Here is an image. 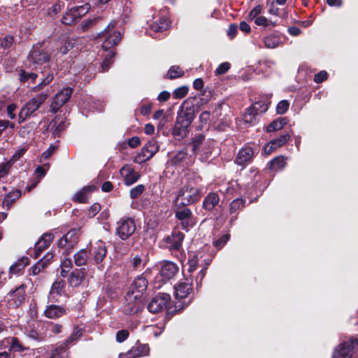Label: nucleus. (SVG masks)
Returning a JSON list of instances; mask_svg holds the SVG:
<instances>
[{"instance_id": "nucleus-1", "label": "nucleus", "mask_w": 358, "mask_h": 358, "mask_svg": "<svg viewBox=\"0 0 358 358\" xmlns=\"http://www.w3.org/2000/svg\"><path fill=\"white\" fill-rule=\"evenodd\" d=\"M201 180V177L194 173L187 174L186 182L178 190L174 203L188 206L197 202L201 198V189L198 185Z\"/></svg>"}, {"instance_id": "nucleus-2", "label": "nucleus", "mask_w": 358, "mask_h": 358, "mask_svg": "<svg viewBox=\"0 0 358 358\" xmlns=\"http://www.w3.org/2000/svg\"><path fill=\"white\" fill-rule=\"evenodd\" d=\"M48 98V93L41 92L29 99L21 108L18 114V123H23L28 117L34 116V113L42 106Z\"/></svg>"}, {"instance_id": "nucleus-3", "label": "nucleus", "mask_w": 358, "mask_h": 358, "mask_svg": "<svg viewBox=\"0 0 358 358\" xmlns=\"http://www.w3.org/2000/svg\"><path fill=\"white\" fill-rule=\"evenodd\" d=\"M186 206L174 203L173 210L176 218L180 222L182 229L188 231L196 224V220L192 210Z\"/></svg>"}, {"instance_id": "nucleus-4", "label": "nucleus", "mask_w": 358, "mask_h": 358, "mask_svg": "<svg viewBox=\"0 0 358 358\" xmlns=\"http://www.w3.org/2000/svg\"><path fill=\"white\" fill-rule=\"evenodd\" d=\"M357 350L358 338L352 337L334 349L331 358H352Z\"/></svg>"}, {"instance_id": "nucleus-5", "label": "nucleus", "mask_w": 358, "mask_h": 358, "mask_svg": "<svg viewBox=\"0 0 358 358\" xmlns=\"http://www.w3.org/2000/svg\"><path fill=\"white\" fill-rule=\"evenodd\" d=\"M116 22L112 21L107 27L99 34V37L105 38L102 43L103 50H107L118 44L121 39L120 31H114Z\"/></svg>"}, {"instance_id": "nucleus-6", "label": "nucleus", "mask_w": 358, "mask_h": 358, "mask_svg": "<svg viewBox=\"0 0 358 358\" xmlns=\"http://www.w3.org/2000/svg\"><path fill=\"white\" fill-rule=\"evenodd\" d=\"M159 146L157 141H150L146 143L139 152L135 156L134 162L136 164H142L150 159L159 150Z\"/></svg>"}, {"instance_id": "nucleus-7", "label": "nucleus", "mask_w": 358, "mask_h": 358, "mask_svg": "<svg viewBox=\"0 0 358 358\" xmlns=\"http://www.w3.org/2000/svg\"><path fill=\"white\" fill-rule=\"evenodd\" d=\"M136 224L131 218H122L117 222L116 232L122 240L128 239L136 231Z\"/></svg>"}, {"instance_id": "nucleus-8", "label": "nucleus", "mask_w": 358, "mask_h": 358, "mask_svg": "<svg viewBox=\"0 0 358 358\" xmlns=\"http://www.w3.org/2000/svg\"><path fill=\"white\" fill-rule=\"evenodd\" d=\"M79 236L80 229H72L58 241L57 245L59 248H64L66 252H69L77 244Z\"/></svg>"}, {"instance_id": "nucleus-9", "label": "nucleus", "mask_w": 358, "mask_h": 358, "mask_svg": "<svg viewBox=\"0 0 358 358\" xmlns=\"http://www.w3.org/2000/svg\"><path fill=\"white\" fill-rule=\"evenodd\" d=\"M171 300L169 294L166 293L159 294L155 296L148 305V309L150 313H158L165 309Z\"/></svg>"}, {"instance_id": "nucleus-10", "label": "nucleus", "mask_w": 358, "mask_h": 358, "mask_svg": "<svg viewBox=\"0 0 358 358\" xmlns=\"http://www.w3.org/2000/svg\"><path fill=\"white\" fill-rule=\"evenodd\" d=\"M133 294H127L124 311L128 315H133L140 311L143 307V299L138 298Z\"/></svg>"}, {"instance_id": "nucleus-11", "label": "nucleus", "mask_w": 358, "mask_h": 358, "mask_svg": "<svg viewBox=\"0 0 358 358\" xmlns=\"http://www.w3.org/2000/svg\"><path fill=\"white\" fill-rule=\"evenodd\" d=\"M175 296L176 299H186L192 293V279L185 278L181 280L174 287Z\"/></svg>"}, {"instance_id": "nucleus-12", "label": "nucleus", "mask_w": 358, "mask_h": 358, "mask_svg": "<svg viewBox=\"0 0 358 358\" xmlns=\"http://www.w3.org/2000/svg\"><path fill=\"white\" fill-rule=\"evenodd\" d=\"M73 89L66 87L55 94L50 105V109L52 113H56L64 103L67 102L71 96Z\"/></svg>"}, {"instance_id": "nucleus-13", "label": "nucleus", "mask_w": 358, "mask_h": 358, "mask_svg": "<svg viewBox=\"0 0 358 358\" xmlns=\"http://www.w3.org/2000/svg\"><path fill=\"white\" fill-rule=\"evenodd\" d=\"M107 252L106 244L102 241L96 242L91 248L90 254L92 256L94 263L100 264L106 257Z\"/></svg>"}, {"instance_id": "nucleus-14", "label": "nucleus", "mask_w": 358, "mask_h": 358, "mask_svg": "<svg viewBox=\"0 0 358 358\" xmlns=\"http://www.w3.org/2000/svg\"><path fill=\"white\" fill-rule=\"evenodd\" d=\"M148 282L143 277H138L134 279L127 294H133L134 296L143 299V294L145 292Z\"/></svg>"}, {"instance_id": "nucleus-15", "label": "nucleus", "mask_w": 358, "mask_h": 358, "mask_svg": "<svg viewBox=\"0 0 358 358\" xmlns=\"http://www.w3.org/2000/svg\"><path fill=\"white\" fill-rule=\"evenodd\" d=\"M41 45L33 47L29 55V59L34 64H43L49 60V55L41 48Z\"/></svg>"}, {"instance_id": "nucleus-16", "label": "nucleus", "mask_w": 358, "mask_h": 358, "mask_svg": "<svg viewBox=\"0 0 358 358\" xmlns=\"http://www.w3.org/2000/svg\"><path fill=\"white\" fill-rule=\"evenodd\" d=\"M25 285L24 284L18 286L15 290L9 292V304L14 307L20 306L24 301Z\"/></svg>"}, {"instance_id": "nucleus-17", "label": "nucleus", "mask_w": 358, "mask_h": 358, "mask_svg": "<svg viewBox=\"0 0 358 358\" xmlns=\"http://www.w3.org/2000/svg\"><path fill=\"white\" fill-rule=\"evenodd\" d=\"M54 239V234L52 232L44 234L41 238L35 243L34 258L40 257L41 252L47 248Z\"/></svg>"}, {"instance_id": "nucleus-18", "label": "nucleus", "mask_w": 358, "mask_h": 358, "mask_svg": "<svg viewBox=\"0 0 358 358\" xmlns=\"http://www.w3.org/2000/svg\"><path fill=\"white\" fill-rule=\"evenodd\" d=\"M262 41L264 47L268 49L276 48L283 43L281 34L277 31L262 36Z\"/></svg>"}, {"instance_id": "nucleus-19", "label": "nucleus", "mask_w": 358, "mask_h": 358, "mask_svg": "<svg viewBox=\"0 0 358 358\" xmlns=\"http://www.w3.org/2000/svg\"><path fill=\"white\" fill-rule=\"evenodd\" d=\"M120 174L124 178L126 185L129 186L135 183L140 178V174L135 171L131 166L126 164L120 169Z\"/></svg>"}, {"instance_id": "nucleus-20", "label": "nucleus", "mask_w": 358, "mask_h": 358, "mask_svg": "<svg viewBox=\"0 0 358 358\" xmlns=\"http://www.w3.org/2000/svg\"><path fill=\"white\" fill-rule=\"evenodd\" d=\"M184 236H185L182 232L179 231H175L171 234V235L168 236L164 238V242L166 243V246L169 248V250H178L182 245Z\"/></svg>"}, {"instance_id": "nucleus-21", "label": "nucleus", "mask_w": 358, "mask_h": 358, "mask_svg": "<svg viewBox=\"0 0 358 358\" xmlns=\"http://www.w3.org/2000/svg\"><path fill=\"white\" fill-rule=\"evenodd\" d=\"M179 268L172 262H165L162 264L160 275L164 280H169L175 276Z\"/></svg>"}, {"instance_id": "nucleus-22", "label": "nucleus", "mask_w": 358, "mask_h": 358, "mask_svg": "<svg viewBox=\"0 0 358 358\" xmlns=\"http://www.w3.org/2000/svg\"><path fill=\"white\" fill-rule=\"evenodd\" d=\"M254 155V151L250 147H245L239 150L236 158V163L241 166H244L249 163Z\"/></svg>"}, {"instance_id": "nucleus-23", "label": "nucleus", "mask_w": 358, "mask_h": 358, "mask_svg": "<svg viewBox=\"0 0 358 358\" xmlns=\"http://www.w3.org/2000/svg\"><path fill=\"white\" fill-rule=\"evenodd\" d=\"M95 189V186L87 185L82 188L80 191L77 192L73 200L78 203H86L92 192Z\"/></svg>"}, {"instance_id": "nucleus-24", "label": "nucleus", "mask_w": 358, "mask_h": 358, "mask_svg": "<svg viewBox=\"0 0 358 358\" xmlns=\"http://www.w3.org/2000/svg\"><path fill=\"white\" fill-rule=\"evenodd\" d=\"M220 196L216 192H210L204 198L203 208L206 210L212 211L220 203Z\"/></svg>"}, {"instance_id": "nucleus-25", "label": "nucleus", "mask_w": 358, "mask_h": 358, "mask_svg": "<svg viewBox=\"0 0 358 358\" xmlns=\"http://www.w3.org/2000/svg\"><path fill=\"white\" fill-rule=\"evenodd\" d=\"M66 314V310L64 307L51 304L48 306L44 310L45 317L50 319H56Z\"/></svg>"}, {"instance_id": "nucleus-26", "label": "nucleus", "mask_w": 358, "mask_h": 358, "mask_svg": "<svg viewBox=\"0 0 358 358\" xmlns=\"http://www.w3.org/2000/svg\"><path fill=\"white\" fill-rule=\"evenodd\" d=\"M53 256L54 255L52 252H48L43 258H41L36 264L32 266V274L36 275L43 269H45L47 265L53 258Z\"/></svg>"}, {"instance_id": "nucleus-27", "label": "nucleus", "mask_w": 358, "mask_h": 358, "mask_svg": "<svg viewBox=\"0 0 358 358\" xmlns=\"http://www.w3.org/2000/svg\"><path fill=\"white\" fill-rule=\"evenodd\" d=\"M195 117L193 108H186L178 115L177 121L189 126Z\"/></svg>"}, {"instance_id": "nucleus-28", "label": "nucleus", "mask_w": 358, "mask_h": 358, "mask_svg": "<svg viewBox=\"0 0 358 358\" xmlns=\"http://www.w3.org/2000/svg\"><path fill=\"white\" fill-rule=\"evenodd\" d=\"M245 206V201L241 198L234 199L229 204V213L231 215L230 222H232L236 219L237 212Z\"/></svg>"}, {"instance_id": "nucleus-29", "label": "nucleus", "mask_w": 358, "mask_h": 358, "mask_svg": "<svg viewBox=\"0 0 358 358\" xmlns=\"http://www.w3.org/2000/svg\"><path fill=\"white\" fill-rule=\"evenodd\" d=\"M69 352L66 343L57 345L51 351V354L48 358H69Z\"/></svg>"}, {"instance_id": "nucleus-30", "label": "nucleus", "mask_w": 358, "mask_h": 358, "mask_svg": "<svg viewBox=\"0 0 358 358\" xmlns=\"http://www.w3.org/2000/svg\"><path fill=\"white\" fill-rule=\"evenodd\" d=\"M170 25V21L166 15H163L158 20L150 25L152 30L160 32L166 30Z\"/></svg>"}, {"instance_id": "nucleus-31", "label": "nucleus", "mask_w": 358, "mask_h": 358, "mask_svg": "<svg viewBox=\"0 0 358 358\" xmlns=\"http://www.w3.org/2000/svg\"><path fill=\"white\" fill-rule=\"evenodd\" d=\"M64 280H61L59 281H55L51 287V289L48 296V302H54L55 301V298L57 296L61 294V292L64 286Z\"/></svg>"}, {"instance_id": "nucleus-32", "label": "nucleus", "mask_w": 358, "mask_h": 358, "mask_svg": "<svg viewBox=\"0 0 358 358\" xmlns=\"http://www.w3.org/2000/svg\"><path fill=\"white\" fill-rule=\"evenodd\" d=\"M49 127L50 128V130L54 136L56 137L59 136V133L65 129L66 123L64 120H60V118L56 117L50 122Z\"/></svg>"}, {"instance_id": "nucleus-33", "label": "nucleus", "mask_w": 358, "mask_h": 358, "mask_svg": "<svg viewBox=\"0 0 358 358\" xmlns=\"http://www.w3.org/2000/svg\"><path fill=\"white\" fill-rule=\"evenodd\" d=\"M288 123V120L287 117H278L273 121H272L267 127L266 131L267 132H274L279 131L283 128L285 125Z\"/></svg>"}, {"instance_id": "nucleus-34", "label": "nucleus", "mask_w": 358, "mask_h": 358, "mask_svg": "<svg viewBox=\"0 0 358 358\" xmlns=\"http://www.w3.org/2000/svg\"><path fill=\"white\" fill-rule=\"evenodd\" d=\"M213 144L214 141L210 140L203 145L201 150L199 149L198 150V152H200V159L202 162H206L210 157Z\"/></svg>"}, {"instance_id": "nucleus-35", "label": "nucleus", "mask_w": 358, "mask_h": 358, "mask_svg": "<svg viewBox=\"0 0 358 358\" xmlns=\"http://www.w3.org/2000/svg\"><path fill=\"white\" fill-rule=\"evenodd\" d=\"M28 264L29 259L24 257H22L10 266L9 272L11 274H19Z\"/></svg>"}, {"instance_id": "nucleus-36", "label": "nucleus", "mask_w": 358, "mask_h": 358, "mask_svg": "<svg viewBox=\"0 0 358 358\" xmlns=\"http://www.w3.org/2000/svg\"><path fill=\"white\" fill-rule=\"evenodd\" d=\"M286 157L284 156H278L269 162L268 166L271 170L278 171L282 170L286 166Z\"/></svg>"}, {"instance_id": "nucleus-37", "label": "nucleus", "mask_w": 358, "mask_h": 358, "mask_svg": "<svg viewBox=\"0 0 358 358\" xmlns=\"http://www.w3.org/2000/svg\"><path fill=\"white\" fill-rule=\"evenodd\" d=\"M83 270V268L76 269L71 273L69 276V284L71 286L76 287L82 282L84 278V272Z\"/></svg>"}, {"instance_id": "nucleus-38", "label": "nucleus", "mask_w": 358, "mask_h": 358, "mask_svg": "<svg viewBox=\"0 0 358 358\" xmlns=\"http://www.w3.org/2000/svg\"><path fill=\"white\" fill-rule=\"evenodd\" d=\"M188 127L184 123L176 121L172 134L174 136L178 137V139L183 138L187 135Z\"/></svg>"}, {"instance_id": "nucleus-39", "label": "nucleus", "mask_w": 358, "mask_h": 358, "mask_svg": "<svg viewBox=\"0 0 358 358\" xmlns=\"http://www.w3.org/2000/svg\"><path fill=\"white\" fill-rule=\"evenodd\" d=\"M80 41V38H69L66 40L62 46L59 49V52L62 55L66 54L70 49H72L73 48H76V50H78L80 48L77 47L79 42Z\"/></svg>"}, {"instance_id": "nucleus-40", "label": "nucleus", "mask_w": 358, "mask_h": 358, "mask_svg": "<svg viewBox=\"0 0 358 358\" xmlns=\"http://www.w3.org/2000/svg\"><path fill=\"white\" fill-rule=\"evenodd\" d=\"M78 19H79L76 13V11L71 7L68 9V10L65 13L64 15L62 18V23L66 25H71L75 23Z\"/></svg>"}, {"instance_id": "nucleus-41", "label": "nucleus", "mask_w": 358, "mask_h": 358, "mask_svg": "<svg viewBox=\"0 0 358 358\" xmlns=\"http://www.w3.org/2000/svg\"><path fill=\"white\" fill-rule=\"evenodd\" d=\"M37 74L33 72H28L25 70H22L20 73L19 79L22 83L24 85L31 84L35 82V80L37 78Z\"/></svg>"}, {"instance_id": "nucleus-42", "label": "nucleus", "mask_w": 358, "mask_h": 358, "mask_svg": "<svg viewBox=\"0 0 358 358\" xmlns=\"http://www.w3.org/2000/svg\"><path fill=\"white\" fill-rule=\"evenodd\" d=\"M20 195L21 192L16 189L8 193L3 200V206L9 208Z\"/></svg>"}, {"instance_id": "nucleus-43", "label": "nucleus", "mask_w": 358, "mask_h": 358, "mask_svg": "<svg viewBox=\"0 0 358 358\" xmlns=\"http://www.w3.org/2000/svg\"><path fill=\"white\" fill-rule=\"evenodd\" d=\"M257 115H260L266 113L268 108V103L266 101L259 100L254 103L251 106Z\"/></svg>"}, {"instance_id": "nucleus-44", "label": "nucleus", "mask_w": 358, "mask_h": 358, "mask_svg": "<svg viewBox=\"0 0 358 358\" xmlns=\"http://www.w3.org/2000/svg\"><path fill=\"white\" fill-rule=\"evenodd\" d=\"M74 262L78 266H83L86 264L88 258L87 252L85 249H82L74 255Z\"/></svg>"}, {"instance_id": "nucleus-45", "label": "nucleus", "mask_w": 358, "mask_h": 358, "mask_svg": "<svg viewBox=\"0 0 358 358\" xmlns=\"http://www.w3.org/2000/svg\"><path fill=\"white\" fill-rule=\"evenodd\" d=\"M258 116L259 115H257V113H256L253 110H252V108L250 107L244 113L243 120L246 124H253L257 122Z\"/></svg>"}, {"instance_id": "nucleus-46", "label": "nucleus", "mask_w": 358, "mask_h": 358, "mask_svg": "<svg viewBox=\"0 0 358 358\" xmlns=\"http://www.w3.org/2000/svg\"><path fill=\"white\" fill-rule=\"evenodd\" d=\"M255 24L257 26H262L264 27L265 29L271 27H275L276 26L275 22H272L271 20H268L266 17L264 16H259L256 17L254 20Z\"/></svg>"}, {"instance_id": "nucleus-47", "label": "nucleus", "mask_w": 358, "mask_h": 358, "mask_svg": "<svg viewBox=\"0 0 358 358\" xmlns=\"http://www.w3.org/2000/svg\"><path fill=\"white\" fill-rule=\"evenodd\" d=\"M184 75V71L178 66H172L168 71L166 77L169 79L173 80L182 77Z\"/></svg>"}, {"instance_id": "nucleus-48", "label": "nucleus", "mask_w": 358, "mask_h": 358, "mask_svg": "<svg viewBox=\"0 0 358 358\" xmlns=\"http://www.w3.org/2000/svg\"><path fill=\"white\" fill-rule=\"evenodd\" d=\"M53 80V74H48L45 78H43L38 85L31 87V92H37L42 90L45 85H48Z\"/></svg>"}, {"instance_id": "nucleus-49", "label": "nucleus", "mask_w": 358, "mask_h": 358, "mask_svg": "<svg viewBox=\"0 0 358 358\" xmlns=\"http://www.w3.org/2000/svg\"><path fill=\"white\" fill-rule=\"evenodd\" d=\"M53 80V74H48L45 78H43L38 85L31 87V92H37L42 90L45 85H48Z\"/></svg>"}, {"instance_id": "nucleus-50", "label": "nucleus", "mask_w": 358, "mask_h": 358, "mask_svg": "<svg viewBox=\"0 0 358 358\" xmlns=\"http://www.w3.org/2000/svg\"><path fill=\"white\" fill-rule=\"evenodd\" d=\"M73 264L72 261L69 258H66L64 259L60 264L61 272L60 274L62 277L65 278L67 276L68 273L70 271L72 268Z\"/></svg>"}, {"instance_id": "nucleus-51", "label": "nucleus", "mask_w": 358, "mask_h": 358, "mask_svg": "<svg viewBox=\"0 0 358 358\" xmlns=\"http://www.w3.org/2000/svg\"><path fill=\"white\" fill-rule=\"evenodd\" d=\"M10 339L9 351L10 352H23L26 350V348L22 345V343L19 341V340L13 337Z\"/></svg>"}, {"instance_id": "nucleus-52", "label": "nucleus", "mask_w": 358, "mask_h": 358, "mask_svg": "<svg viewBox=\"0 0 358 358\" xmlns=\"http://www.w3.org/2000/svg\"><path fill=\"white\" fill-rule=\"evenodd\" d=\"M187 152L184 150L177 152L170 159V163L172 165H179L187 157Z\"/></svg>"}, {"instance_id": "nucleus-53", "label": "nucleus", "mask_w": 358, "mask_h": 358, "mask_svg": "<svg viewBox=\"0 0 358 358\" xmlns=\"http://www.w3.org/2000/svg\"><path fill=\"white\" fill-rule=\"evenodd\" d=\"M115 56V52L112 50L109 51L108 54L105 56V59L101 64V71H106L110 64L113 63V58Z\"/></svg>"}, {"instance_id": "nucleus-54", "label": "nucleus", "mask_w": 358, "mask_h": 358, "mask_svg": "<svg viewBox=\"0 0 358 358\" xmlns=\"http://www.w3.org/2000/svg\"><path fill=\"white\" fill-rule=\"evenodd\" d=\"M200 258H201V255L196 254L189 260L187 270L189 273L195 271L198 268L200 264Z\"/></svg>"}, {"instance_id": "nucleus-55", "label": "nucleus", "mask_w": 358, "mask_h": 358, "mask_svg": "<svg viewBox=\"0 0 358 358\" xmlns=\"http://www.w3.org/2000/svg\"><path fill=\"white\" fill-rule=\"evenodd\" d=\"M290 139L289 134L281 135L279 138L271 140V145H274L275 148H278L285 145Z\"/></svg>"}, {"instance_id": "nucleus-56", "label": "nucleus", "mask_w": 358, "mask_h": 358, "mask_svg": "<svg viewBox=\"0 0 358 358\" xmlns=\"http://www.w3.org/2000/svg\"><path fill=\"white\" fill-rule=\"evenodd\" d=\"M14 43V36L6 35L0 40V46L4 50L11 48Z\"/></svg>"}, {"instance_id": "nucleus-57", "label": "nucleus", "mask_w": 358, "mask_h": 358, "mask_svg": "<svg viewBox=\"0 0 358 358\" xmlns=\"http://www.w3.org/2000/svg\"><path fill=\"white\" fill-rule=\"evenodd\" d=\"M131 350L134 351V354L135 353L136 357H138L148 355L149 347L148 345L143 344L133 348Z\"/></svg>"}, {"instance_id": "nucleus-58", "label": "nucleus", "mask_w": 358, "mask_h": 358, "mask_svg": "<svg viewBox=\"0 0 358 358\" xmlns=\"http://www.w3.org/2000/svg\"><path fill=\"white\" fill-rule=\"evenodd\" d=\"M230 238V234L227 233L213 241V245L218 250L222 249Z\"/></svg>"}, {"instance_id": "nucleus-59", "label": "nucleus", "mask_w": 358, "mask_h": 358, "mask_svg": "<svg viewBox=\"0 0 358 358\" xmlns=\"http://www.w3.org/2000/svg\"><path fill=\"white\" fill-rule=\"evenodd\" d=\"M73 8L76 11L78 17L80 18L89 11L90 6L88 3H85L80 6H73Z\"/></svg>"}, {"instance_id": "nucleus-60", "label": "nucleus", "mask_w": 358, "mask_h": 358, "mask_svg": "<svg viewBox=\"0 0 358 358\" xmlns=\"http://www.w3.org/2000/svg\"><path fill=\"white\" fill-rule=\"evenodd\" d=\"M289 107V102L287 100H282L276 106V113L280 115L285 114Z\"/></svg>"}, {"instance_id": "nucleus-61", "label": "nucleus", "mask_w": 358, "mask_h": 358, "mask_svg": "<svg viewBox=\"0 0 358 358\" xmlns=\"http://www.w3.org/2000/svg\"><path fill=\"white\" fill-rule=\"evenodd\" d=\"M187 92L188 87L186 86H181L173 91V96L175 99H182L187 95Z\"/></svg>"}, {"instance_id": "nucleus-62", "label": "nucleus", "mask_w": 358, "mask_h": 358, "mask_svg": "<svg viewBox=\"0 0 358 358\" xmlns=\"http://www.w3.org/2000/svg\"><path fill=\"white\" fill-rule=\"evenodd\" d=\"M11 166V160L0 164V178H3L8 174Z\"/></svg>"}, {"instance_id": "nucleus-63", "label": "nucleus", "mask_w": 358, "mask_h": 358, "mask_svg": "<svg viewBox=\"0 0 358 358\" xmlns=\"http://www.w3.org/2000/svg\"><path fill=\"white\" fill-rule=\"evenodd\" d=\"M145 190L143 185H138L135 187L131 189L129 194L133 199L138 198Z\"/></svg>"}, {"instance_id": "nucleus-64", "label": "nucleus", "mask_w": 358, "mask_h": 358, "mask_svg": "<svg viewBox=\"0 0 358 358\" xmlns=\"http://www.w3.org/2000/svg\"><path fill=\"white\" fill-rule=\"evenodd\" d=\"M34 130V124L29 123L20 128L19 134L22 137H26Z\"/></svg>"}]
</instances>
